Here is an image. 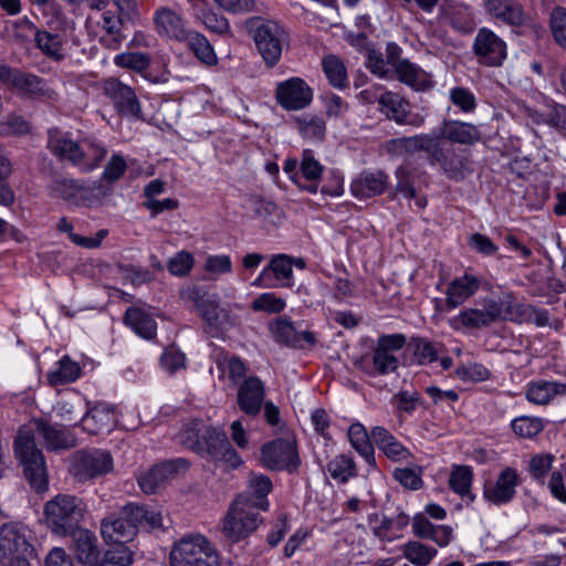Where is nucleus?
Returning <instances> with one entry per match:
<instances>
[{
    "label": "nucleus",
    "instance_id": "f257e3e1",
    "mask_svg": "<svg viewBox=\"0 0 566 566\" xmlns=\"http://www.w3.org/2000/svg\"><path fill=\"white\" fill-rule=\"evenodd\" d=\"M36 439L48 451L53 452L75 447L77 439L70 428L43 419H34L19 430L14 441L15 455L30 486L41 493L48 490V474L45 460L36 446Z\"/></svg>",
    "mask_w": 566,
    "mask_h": 566
},
{
    "label": "nucleus",
    "instance_id": "f03ea898",
    "mask_svg": "<svg viewBox=\"0 0 566 566\" xmlns=\"http://www.w3.org/2000/svg\"><path fill=\"white\" fill-rule=\"evenodd\" d=\"M388 149L407 158L423 153L430 166L438 167L447 178L454 181L463 180L472 171L469 149L441 142L430 134L394 138L388 142Z\"/></svg>",
    "mask_w": 566,
    "mask_h": 566
},
{
    "label": "nucleus",
    "instance_id": "7ed1b4c3",
    "mask_svg": "<svg viewBox=\"0 0 566 566\" xmlns=\"http://www.w3.org/2000/svg\"><path fill=\"white\" fill-rule=\"evenodd\" d=\"M86 505L77 496L57 494L44 505V521L48 528L60 536H69L81 527Z\"/></svg>",
    "mask_w": 566,
    "mask_h": 566
},
{
    "label": "nucleus",
    "instance_id": "20e7f679",
    "mask_svg": "<svg viewBox=\"0 0 566 566\" xmlns=\"http://www.w3.org/2000/svg\"><path fill=\"white\" fill-rule=\"evenodd\" d=\"M218 551L202 535L180 538L170 552V566H220Z\"/></svg>",
    "mask_w": 566,
    "mask_h": 566
},
{
    "label": "nucleus",
    "instance_id": "39448f33",
    "mask_svg": "<svg viewBox=\"0 0 566 566\" xmlns=\"http://www.w3.org/2000/svg\"><path fill=\"white\" fill-rule=\"evenodd\" d=\"M181 297L187 302H191L200 312L212 336H218L233 325L229 311L219 305L216 295L208 294L202 287H187L181 291Z\"/></svg>",
    "mask_w": 566,
    "mask_h": 566
},
{
    "label": "nucleus",
    "instance_id": "423d86ee",
    "mask_svg": "<svg viewBox=\"0 0 566 566\" xmlns=\"http://www.w3.org/2000/svg\"><path fill=\"white\" fill-rule=\"evenodd\" d=\"M260 510L247 496H237L223 520L222 533L232 542H239L261 524Z\"/></svg>",
    "mask_w": 566,
    "mask_h": 566
},
{
    "label": "nucleus",
    "instance_id": "0eeeda50",
    "mask_svg": "<svg viewBox=\"0 0 566 566\" xmlns=\"http://www.w3.org/2000/svg\"><path fill=\"white\" fill-rule=\"evenodd\" d=\"M0 81L33 98L51 102L59 99L57 92L51 87L49 81L33 73L2 65L0 66Z\"/></svg>",
    "mask_w": 566,
    "mask_h": 566
},
{
    "label": "nucleus",
    "instance_id": "6e6552de",
    "mask_svg": "<svg viewBox=\"0 0 566 566\" xmlns=\"http://www.w3.org/2000/svg\"><path fill=\"white\" fill-rule=\"evenodd\" d=\"M113 469V458L102 449L76 451L71 459L70 471L74 478L84 482L104 475Z\"/></svg>",
    "mask_w": 566,
    "mask_h": 566
},
{
    "label": "nucleus",
    "instance_id": "1a4fd4ad",
    "mask_svg": "<svg viewBox=\"0 0 566 566\" xmlns=\"http://www.w3.org/2000/svg\"><path fill=\"white\" fill-rule=\"evenodd\" d=\"M261 462L271 471H297L301 460L296 443L289 439H274L261 448Z\"/></svg>",
    "mask_w": 566,
    "mask_h": 566
},
{
    "label": "nucleus",
    "instance_id": "9d476101",
    "mask_svg": "<svg viewBox=\"0 0 566 566\" xmlns=\"http://www.w3.org/2000/svg\"><path fill=\"white\" fill-rule=\"evenodd\" d=\"M29 539L30 530L22 523L10 522L0 526V565L25 558L32 551Z\"/></svg>",
    "mask_w": 566,
    "mask_h": 566
},
{
    "label": "nucleus",
    "instance_id": "9b49d317",
    "mask_svg": "<svg viewBox=\"0 0 566 566\" xmlns=\"http://www.w3.org/2000/svg\"><path fill=\"white\" fill-rule=\"evenodd\" d=\"M472 51L478 63L488 67H501L507 59L506 42L488 28L478 30Z\"/></svg>",
    "mask_w": 566,
    "mask_h": 566
},
{
    "label": "nucleus",
    "instance_id": "f8f14e48",
    "mask_svg": "<svg viewBox=\"0 0 566 566\" xmlns=\"http://www.w3.org/2000/svg\"><path fill=\"white\" fill-rule=\"evenodd\" d=\"M293 279V258L287 254H275L262 269L252 286L259 289L291 287Z\"/></svg>",
    "mask_w": 566,
    "mask_h": 566
},
{
    "label": "nucleus",
    "instance_id": "ddd939ff",
    "mask_svg": "<svg viewBox=\"0 0 566 566\" xmlns=\"http://www.w3.org/2000/svg\"><path fill=\"white\" fill-rule=\"evenodd\" d=\"M407 338L403 334H385L378 337L373 350V365L377 374L387 375L398 369L396 352L403 348Z\"/></svg>",
    "mask_w": 566,
    "mask_h": 566
},
{
    "label": "nucleus",
    "instance_id": "4468645a",
    "mask_svg": "<svg viewBox=\"0 0 566 566\" xmlns=\"http://www.w3.org/2000/svg\"><path fill=\"white\" fill-rule=\"evenodd\" d=\"M313 90L301 77H291L280 82L275 88L277 104L285 111H301L313 101Z\"/></svg>",
    "mask_w": 566,
    "mask_h": 566
},
{
    "label": "nucleus",
    "instance_id": "2eb2a0df",
    "mask_svg": "<svg viewBox=\"0 0 566 566\" xmlns=\"http://www.w3.org/2000/svg\"><path fill=\"white\" fill-rule=\"evenodd\" d=\"M190 463L184 458L168 460L154 465L138 478V484L146 494H155L176 476L180 471H186Z\"/></svg>",
    "mask_w": 566,
    "mask_h": 566
},
{
    "label": "nucleus",
    "instance_id": "dca6fc26",
    "mask_svg": "<svg viewBox=\"0 0 566 566\" xmlns=\"http://www.w3.org/2000/svg\"><path fill=\"white\" fill-rule=\"evenodd\" d=\"M377 99L379 111L397 124L412 127H421L424 124V116L411 112L409 102L399 94L388 91L380 92Z\"/></svg>",
    "mask_w": 566,
    "mask_h": 566
},
{
    "label": "nucleus",
    "instance_id": "f3484780",
    "mask_svg": "<svg viewBox=\"0 0 566 566\" xmlns=\"http://www.w3.org/2000/svg\"><path fill=\"white\" fill-rule=\"evenodd\" d=\"M254 42L268 66H274L282 54L279 27L273 22L256 19L252 22Z\"/></svg>",
    "mask_w": 566,
    "mask_h": 566
},
{
    "label": "nucleus",
    "instance_id": "a211bd4d",
    "mask_svg": "<svg viewBox=\"0 0 566 566\" xmlns=\"http://www.w3.org/2000/svg\"><path fill=\"white\" fill-rule=\"evenodd\" d=\"M269 331L277 344L287 347L304 348V344L308 346H314L316 344L314 333L298 329L286 315L279 316L273 319L269 324Z\"/></svg>",
    "mask_w": 566,
    "mask_h": 566
},
{
    "label": "nucleus",
    "instance_id": "6ab92c4d",
    "mask_svg": "<svg viewBox=\"0 0 566 566\" xmlns=\"http://www.w3.org/2000/svg\"><path fill=\"white\" fill-rule=\"evenodd\" d=\"M522 479L516 469L505 467L499 473L494 483L484 486L483 496L494 505H503L512 502L516 496V488Z\"/></svg>",
    "mask_w": 566,
    "mask_h": 566
},
{
    "label": "nucleus",
    "instance_id": "aec40b11",
    "mask_svg": "<svg viewBox=\"0 0 566 566\" xmlns=\"http://www.w3.org/2000/svg\"><path fill=\"white\" fill-rule=\"evenodd\" d=\"M265 385L259 377H247L238 387V407L244 415L249 417H256L262 410L265 401Z\"/></svg>",
    "mask_w": 566,
    "mask_h": 566
},
{
    "label": "nucleus",
    "instance_id": "412c9836",
    "mask_svg": "<svg viewBox=\"0 0 566 566\" xmlns=\"http://www.w3.org/2000/svg\"><path fill=\"white\" fill-rule=\"evenodd\" d=\"M431 136L439 137L441 142L448 144L473 145L481 139L480 129L471 124L459 120H443L441 126L434 129Z\"/></svg>",
    "mask_w": 566,
    "mask_h": 566
},
{
    "label": "nucleus",
    "instance_id": "4be33fe9",
    "mask_svg": "<svg viewBox=\"0 0 566 566\" xmlns=\"http://www.w3.org/2000/svg\"><path fill=\"white\" fill-rule=\"evenodd\" d=\"M104 91L122 115L136 118L139 116L140 105L132 87L116 78H109L104 84Z\"/></svg>",
    "mask_w": 566,
    "mask_h": 566
},
{
    "label": "nucleus",
    "instance_id": "5701e85b",
    "mask_svg": "<svg viewBox=\"0 0 566 566\" xmlns=\"http://www.w3.org/2000/svg\"><path fill=\"white\" fill-rule=\"evenodd\" d=\"M388 186V176L381 170H363L350 182V193L358 199L379 196Z\"/></svg>",
    "mask_w": 566,
    "mask_h": 566
},
{
    "label": "nucleus",
    "instance_id": "b1692460",
    "mask_svg": "<svg viewBox=\"0 0 566 566\" xmlns=\"http://www.w3.org/2000/svg\"><path fill=\"white\" fill-rule=\"evenodd\" d=\"M101 534L108 544L128 542L136 536L135 528L123 507L117 513H112L102 520Z\"/></svg>",
    "mask_w": 566,
    "mask_h": 566
},
{
    "label": "nucleus",
    "instance_id": "393cba45",
    "mask_svg": "<svg viewBox=\"0 0 566 566\" xmlns=\"http://www.w3.org/2000/svg\"><path fill=\"white\" fill-rule=\"evenodd\" d=\"M520 306L521 302L512 293L485 298L483 303V308L491 324L496 321L516 322L521 316Z\"/></svg>",
    "mask_w": 566,
    "mask_h": 566
},
{
    "label": "nucleus",
    "instance_id": "a878e982",
    "mask_svg": "<svg viewBox=\"0 0 566 566\" xmlns=\"http://www.w3.org/2000/svg\"><path fill=\"white\" fill-rule=\"evenodd\" d=\"M484 11L493 19L510 27H521L526 22L522 6L515 0H484Z\"/></svg>",
    "mask_w": 566,
    "mask_h": 566
},
{
    "label": "nucleus",
    "instance_id": "bb28decb",
    "mask_svg": "<svg viewBox=\"0 0 566 566\" xmlns=\"http://www.w3.org/2000/svg\"><path fill=\"white\" fill-rule=\"evenodd\" d=\"M69 536H72L73 552L80 564L97 565L101 562L97 537L93 532L78 527Z\"/></svg>",
    "mask_w": 566,
    "mask_h": 566
},
{
    "label": "nucleus",
    "instance_id": "cd10ccee",
    "mask_svg": "<svg viewBox=\"0 0 566 566\" xmlns=\"http://www.w3.org/2000/svg\"><path fill=\"white\" fill-rule=\"evenodd\" d=\"M480 284V279L471 273H464L462 276L454 277L448 284L446 291V305L448 310L461 306L478 292Z\"/></svg>",
    "mask_w": 566,
    "mask_h": 566
},
{
    "label": "nucleus",
    "instance_id": "c85d7f7f",
    "mask_svg": "<svg viewBox=\"0 0 566 566\" xmlns=\"http://www.w3.org/2000/svg\"><path fill=\"white\" fill-rule=\"evenodd\" d=\"M136 20L124 19L122 14L106 10L102 15L99 23L104 34L99 38V43L109 50H117L126 39L123 29L126 23H134Z\"/></svg>",
    "mask_w": 566,
    "mask_h": 566
},
{
    "label": "nucleus",
    "instance_id": "c756f323",
    "mask_svg": "<svg viewBox=\"0 0 566 566\" xmlns=\"http://www.w3.org/2000/svg\"><path fill=\"white\" fill-rule=\"evenodd\" d=\"M48 148L60 159L67 160L76 167L82 163L81 144L56 128L48 130Z\"/></svg>",
    "mask_w": 566,
    "mask_h": 566
},
{
    "label": "nucleus",
    "instance_id": "7c9ffc66",
    "mask_svg": "<svg viewBox=\"0 0 566 566\" xmlns=\"http://www.w3.org/2000/svg\"><path fill=\"white\" fill-rule=\"evenodd\" d=\"M371 439L374 444L380 449L384 454L394 462L408 461L412 453L400 441H398L384 427H374L371 429Z\"/></svg>",
    "mask_w": 566,
    "mask_h": 566
},
{
    "label": "nucleus",
    "instance_id": "2f4dec72",
    "mask_svg": "<svg viewBox=\"0 0 566 566\" xmlns=\"http://www.w3.org/2000/svg\"><path fill=\"white\" fill-rule=\"evenodd\" d=\"M558 396H566V384L559 381L537 380L527 385L526 399L537 406H546Z\"/></svg>",
    "mask_w": 566,
    "mask_h": 566
},
{
    "label": "nucleus",
    "instance_id": "473e14b6",
    "mask_svg": "<svg viewBox=\"0 0 566 566\" xmlns=\"http://www.w3.org/2000/svg\"><path fill=\"white\" fill-rule=\"evenodd\" d=\"M54 195L71 205L86 207L91 205V196L87 187L75 179L55 180L52 186Z\"/></svg>",
    "mask_w": 566,
    "mask_h": 566
},
{
    "label": "nucleus",
    "instance_id": "72a5a7b5",
    "mask_svg": "<svg viewBox=\"0 0 566 566\" xmlns=\"http://www.w3.org/2000/svg\"><path fill=\"white\" fill-rule=\"evenodd\" d=\"M397 78L416 91H426L433 86L431 74L403 59L395 70Z\"/></svg>",
    "mask_w": 566,
    "mask_h": 566
},
{
    "label": "nucleus",
    "instance_id": "f704fd0d",
    "mask_svg": "<svg viewBox=\"0 0 566 566\" xmlns=\"http://www.w3.org/2000/svg\"><path fill=\"white\" fill-rule=\"evenodd\" d=\"M272 488V481L269 476L261 473H251L248 480V490L238 496H247L255 509L268 511V495Z\"/></svg>",
    "mask_w": 566,
    "mask_h": 566
},
{
    "label": "nucleus",
    "instance_id": "c9c22d12",
    "mask_svg": "<svg viewBox=\"0 0 566 566\" xmlns=\"http://www.w3.org/2000/svg\"><path fill=\"white\" fill-rule=\"evenodd\" d=\"M123 509L136 533L138 527L159 528L163 526L161 513L145 504L127 503Z\"/></svg>",
    "mask_w": 566,
    "mask_h": 566
},
{
    "label": "nucleus",
    "instance_id": "e433bc0d",
    "mask_svg": "<svg viewBox=\"0 0 566 566\" xmlns=\"http://www.w3.org/2000/svg\"><path fill=\"white\" fill-rule=\"evenodd\" d=\"M114 420V408L98 402L83 416L82 426L84 430L95 434L104 429H109Z\"/></svg>",
    "mask_w": 566,
    "mask_h": 566
},
{
    "label": "nucleus",
    "instance_id": "4c0bfd02",
    "mask_svg": "<svg viewBox=\"0 0 566 566\" xmlns=\"http://www.w3.org/2000/svg\"><path fill=\"white\" fill-rule=\"evenodd\" d=\"M124 322L145 339H153L156 336V321L149 313L139 307H128L125 312Z\"/></svg>",
    "mask_w": 566,
    "mask_h": 566
},
{
    "label": "nucleus",
    "instance_id": "58836bf2",
    "mask_svg": "<svg viewBox=\"0 0 566 566\" xmlns=\"http://www.w3.org/2000/svg\"><path fill=\"white\" fill-rule=\"evenodd\" d=\"M473 470L469 465L453 467L449 476L450 489L469 505L474 502L475 495L471 491L473 482Z\"/></svg>",
    "mask_w": 566,
    "mask_h": 566
},
{
    "label": "nucleus",
    "instance_id": "ea45409f",
    "mask_svg": "<svg viewBox=\"0 0 566 566\" xmlns=\"http://www.w3.org/2000/svg\"><path fill=\"white\" fill-rule=\"evenodd\" d=\"M348 439L352 447L365 459L367 464L376 469L374 442L366 428L359 422L353 423L348 429Z\"/></svg>",
    "mask_w": 566,
    "mask_h": 566
},
{
    "label": "nucleus",
    "instance_id": "a19ab883",
    "mask_svg": "<svg viewBox=\"0 0 566 566\" xmlns=\"http://www.w3.org/2000/svg\"><path fill=\"white\" fill-rule=\"evenodd\" d=\"M490 325L484 308L467 307L450 319V326L454 331L480 329Z\"/></svg>",
    "mask_w": 566,
    "mask_h": 566
},
{
    "label": "nucleus",
    "instance_id": "79ce46f5",
    "mask_svg": "<svg viewBox=\"0 0 566 566\" xmlns=\"http://www.w3.org/2000/svg\"><path fill=\"white\" fill-rule=\"evenodd\" d=\"M155 23L160 32L175 38L185 40L189 31L185 30L182 19L172 10L163 8L156 12Z\"/></svg>",
    "mask_w": 566,
    "mask_h": 566
},
{
    "label": "nucleus",
    "instance_id": "37998d69",
    "mask_svg": "<svg viewBox=\"0 0 566 566\" xmlns=\"http://www.w3.org/2000/svg\"><path fill=\"white\" fill-rule=\"evenodd\" d=\"M187 46L193 52L199 61L208 66L218 63L217 54L208 39L196 31H189L185 39Z\"/></svg>",
    "mask_w": 566,
    "mask_h": 566
},
{
    "label": "nucleus",
    "instance_id": "c03bdc74",
    "mask_svg": "<svg viewBox=\"0 0 566 566\" xmlns=\"http://www.w3.org/2000/svg\"><path fill=\"white\" fill-rule=\"evenodd\" d=\"M410 522L409 515L403 512H399L395 516L384 515L378 525L374 526L373 533L380 541H392L400 537L399 534H392L391 532H401L405 530Z\"/></svg>",
    "mask_w": 566,
    "mask_h": 566
},
{
    "label": "nucleus",
    "instance_id": "a18cd8bd",
    "mask_svg": "<svg viewBox=\"0 0 566 566\" xmlns=\"http://www.w3.org/2000/svg\"><path fill=\"white\" fill-rule=\"evenodd\" d=\"M36 48L48 57L60 62L64 60L63 40L59 33L38 30L34 35Z\"/></svg>",
    "mask_w": 566,
    "mask_h": 566
},
{
    "label": "nucleus",
    "instance_id": "49530a36",
    "mask_svg": "<svg viewBox=\"0 0 566 566\" xmlns=\"http://www.w3.org/2000/svg\"><path fill=\"white\" fill-rule=\"evenodd\" d=\"M329 476L339 484L347 483L357 476V467L353 458L339 454L334 457L326 465Z\"/></svg>",
    "mask_w": 566,
    "mask_h": 566
},
{
    "label": "nucleus",
    "instance_id": "de8ad7c7",
    "mask_svg": "<svg viewBox=\"0 0 566 566\" xmlns=\"http://www.w3.org/2000/svg\"><path fill=\"white\" fill-rule=\"evenodd\" d=\"M82 163L78 169L83 172H90L96 169L104 160L107 149L99 143L91 139H85L81 144Z\"/></svg>",
    "mask_w": 566,
    "mask_h": 566
},
{
    "label": "nucleus",
    "instance_id": "09e8293b",
    "mask_svg": "<svg viewBox=\"0 0 566 566\" xmlns=\"http://www.w3.org/2000/svg\"><path fill=\"white\" fill-rule=\"evenodd\" d=\"M57 368L48 373V381L52 386H59L75 381L81 375V368L77 363L71 360L67 356L62 357L57 363Z\"/></svg>",
    "mask_w": 566,
    "mask_h": 566
},
{
    "label": "nucleus",
    "instance_id": "8fccbe9b",
    "mask_svg": "<svg viewBox=\"0 0 566 566\" xmlns=\"http://www.w3.org/2000/svg\"><path fill=\"white\" fill-rule=\"evenodd\" d=\"M409 347L412 348V354L419 365H428L438 360L442 345L428 338L413 337Z\"/></svg>",
    "mask_w": 566,
    "mask_h": 566
},
{
    "label": "nucleus",
    "instance_id": "3c124183",
    "mask_svg": "<svg viewBox=\"0 0 566 566\" xmlns=\"http://www.w3.org/2000/svg\"><path fill=\"white\" fill-rule=\"evenodd\" d=\"M401 551L402 556L416 566H428L438 553L434 547L417 541H409Z\"/></svg>",
    "mask_w": 566,
    "mask_h": 566
},
{
    "label": "nucleus",
    "instance_id": "603ef678",
    "mask_svg": "<svg viewBox=\"0 0 566 566\" xmlns=\"http://www.w3.org/2000/svg\"><path fill=\"white\" fill-rule=\"evenodd\" d=\"M197 17L201 20L205 27L221 36H226L231 33L228 20L221 13H218L209 8L205 1H200L198 7Z\"/></svg>",
    "mask_w": 566,
    "mask_h": 566
},
{
    "label": "nucleus",
    "instance_id": "864d4df0",
    "mask_svg": "<svg viewBox=\"0 0 566 566\" xmlns=\"http://www.w3.org/2000/svg\"><path fill=\"white\" fill-rule=\"evenodd\" d=\"M57 230L61 231V232L67 233L70 240L74 244H76L78 247H82V248H86V249H96V248H98L101 245L102 241L108 234V231L104 230V229L99 230L96 233V237H94V238H92V237H83V235H80L77 233H74L73 232L72 223L65 217H62L60 219V221L57 223Z\"/></svg>",
    "mask_w": 566,
    "mask_h": 566
},
{
    "label": "nucleus",
    "instance_id": "5fc2aeb1",
    "mask_svg": "<svg viewBox=\"0 0 566 566\" xmlns=\"http://www.w3.org/2000/svg\"><path fill=\"white\" fill-rule=\"evenodd\" d=\"M545 422L539 417L520 416L511 421L512 431L520 438L532 439L541 433Z\"/></svg>",
    "mask_w": 566,
    "mask_h": 566
},
{
    "label": "nucleus",
    "instance_id": "6e6d98bb",
    "mask_svg": "<svg viewBox=\"0 0 566 566\" xmlns=\"http://www.w3.org/2000/svg\"><path fill=\"white\" fill-rule=\"evenodd\" d=\"M205 436L199 446V454L214 460L223 448V439H228L224 431L210 427L205 431Z\"/></svg>",
    "mask_w": 566,
    "mask_h": 566
},
{
    "label": "nucleus",
    "instance_id": "4d7b16f0",
    "mask_svg": "<svg viewBox=\"0 0 566 566\" xmlns=\"http://www.w3.org/2000/svg\"><path fill=\"white\" fill-rule=\"evenodd\" d=\"M555 457L551 453H536L527 463V472L541 485L545 484L547 473L551 471Z\"/></svg>",
    "mask_w": 566,
    "mask_h": 566
},
{
    "label": "nucleus",
    "instance_id": "13d9d810",
    "mask_svg": "<svg viewBox=\"0 0 566 566\" xmlns=\"http://www.w3.org/2000/svg\"><path fill=\"white\" fill-rule=\"evenodd\" d=\"M216 365L222 373H228L232 382H238L245 376L247 367L242 359L237 356H229L227 353H219L216 358Z\"/></svg>",
    "mask_w": 566,
    "mask_h": 566
},
{
    "label": "nucleus",
    "instance_id": "bf43d9fd",
    "mask_svg": "<svg viewBox=\"0 0 566 566\" xmlns=\"http://www.w3.org/2000/svg\"><path fill=\"white\" fill-rule=\"evenodd\" d=\"M323 70L329 83L337 88L347 86V73L343 62L335 55H328L322 61Z\"/></svg>",
    "mask_w": 566,
    "mask_h": 566
},
{
    "label": "nucleus",
    "instance_id": "052dcab7",
    "mask_svg": "<svg viewBox=\"0 0 566 566\" xmlns=\"http://www.w3.org/2000/svg\"><path fill=\"white\" fill-rule=\"evenodd\" d=\"M300 133L307 138L322 139L325 134V122L316 115H303L294 118Z\"/></svg>",
    "mask_w": 566,
    "mask_h": 566
},
{
    "label": "nucleus",
    "instance_id": "680f3d73",
    "mask_svg": "<svg viewBox=\"0 0 566 566\" xmlns=\"http://www.w3.org/2000/svg\"><path fill=\"white\" fill-rule=\"evenodd\" d=\"M12 172L10 160L0 153V206L10 207L15 201V195L9 184V177Z\"/></svg>",
    "mask_w": 566,
    "mask_h": 566
},
{
    "label": "nucleus",
    "instance_id": "e2e57ef3",
    "mask_svg": "<svg viewBox=\"0 0 566 566\" xmlns=\"http://www.w3.org/2000/svg\"><path fill=\"white\" fill-rule=\"evenodd\" d=\"M253 212L265 226H276L281 223L283 218V212L277 205L263 199H255L253 201Z\"/></svg>",
    "mask_w": 566,
    "mask_h": 566
},
{
    "label": "nucleus",
    "instance_id": "0e129e2a",
    "mask_svg": "<svg viewBox=\"0 0 566 566\" xmlns=\"http://www.w3.org/2000/svg\"><path fill=\"white\" fill-rule=\"evenodd\" d=\"M117 543L105 552L103 559L99 562L101 566H129L133 564V552L124 544L125 542Z\"/></svg>",
    "mask_w": 566,
    "mask_h": 566
},
{
    "label": "nucleus",
    "instance_id": "69168bd1",
    "mask_svg": "<svg viewBox=\"0 0 566 566\" xmlns=\"http://www.w3.org/2000/svg\"><path fill=\"white\" fill-rule=\"evenodd\" d=\"M420 400L421 397L417 390H400L391 397L390 402L399 415H411L416 411Z\"/></svg>",
    "mask_w": 566,
    "mask_h": 566
},
{
    "label": "nucleus",
    "instance_id": "338daca9",
    "mask_svg": "<svg viewBox=\"0 0 566 566\" xmlns=\"http://www.w3.org/2000/svg\"><path fill=\"white\" fill-rule=\"evenodd\" d=\"M114 63L119 67L143 72L150 65V57L142 52H124L114 57Z\"/></svg>",
    "mask_w": 566,
    "mask_h": 566
},
{
    "label": "nucleus",
    "instance_id": "774afa93",
    "mask_svg": "<svg viewBox=\"0 0 566 566\" xmlns=\"http://www.w3.org/2000/svg\"><path fill=\"white\" fill-rule=\"evenodd\" d=\"M551 30L557 44L566 49V9L557 7L551 13Z\"/></svg>",
    "mask_w": 566,
    "mask_h": 566
}]
</instances>
